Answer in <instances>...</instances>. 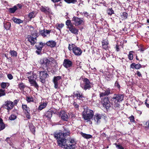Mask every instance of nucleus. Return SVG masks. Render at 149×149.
<instances>
[{
  "instance_id": "1",
  "label": "nucleus",
  "mask_w": 149,
  "mask_h": 149,
  "mask_svg": "<svg viewBox=\"0 0 149 149\" xmlns=\"http://www.w3.org/2000/svg\"><path fill=\"white\" fill-rule=\"evenodd\" d=\"M56 62L55 60H54L52 58H50L49 57H44L41 59L40 61V64L41 67L43 70L48 71L52 68V67H54L55 65H53L54 63H56Z\"/></svg>"
},
{
  "instance_id": "2",
  "label": "nucleus",
  "mask_w": 149,
  "mask_h": 149,
  "mask_svg": "<svg viewBox=\"0 0 149 149\" xmlns=\"http://www.w3.org/2000/svg\"><path fill=\"white\" fill-rule=\"evenodd\" d=\"M124 96L121 93L114 94L111 99V104L113 109L116 110H119L120 107V103L123 100Z\"/></svg>"
},
{
  "instance_id": "3",
  "label": "nucleus",
  "mask_w": 149,
  "mask_h": 149,
  "mask_svg": "<svg viewBox=\"0 0 149 149\" xmlns=\"http://www.w3.org/2000/svg\"><path fill=\"white\" fill-rule=\"evenodd\" d=\"M63 132H54V137L56 139L59 138H66L68 136H70V132L69 128L66 127H63Z\"/></svg>"
},
{
  "instance_id": "4",
  "label": "nucleus",
  "mask_w": 149,
  "mask_h": 149,
  "mask_svg": "<svg viewBox=\"0 0 149 149\" xmlns=\"http://www.w3.org/2000/svg\"><path fill=\"white\" fill-rule=\"evenodd\" d=\"M94 115L93 111L88 108L84 109L82 113V116L85 120L90 121L93 118Z\"/></svg>"
},
{
  "instance_id": "5",
  "label": "nucleus",
  "mask_w": 149,
  "mask_h": 149,
  "mask_svg": "<svg viewBox=\"0 0 149 149\" xmlns=\"http://www.w3.org/2000/svg\"><path fill=\"white\" fill-rule=\"evenodd\" d=\"M82 82L80 83L81 87L84 90H89L92 87V84L87 78L82 79Z\"/></svg>"
},
{
  "instance_id": "6",
  "label": "nucleus",
  "mask_w": 149,
  "mask_h": 149,
  "mask_svg": "<svg viewBox=\"0 0 149 149\" xmlns=\"http://www.w3.org/2000/svg\"><path fill=\"white\" fill-rule=\"evenodd\" d=\"M67 28L72 33L75 35L78 34V29L76 28L70 20H67L65 22Z\"/></svg>"
},
{
  "instance_id": "7",
  "label": "nucleus",
  "mask_w": 149,
  "mask_h": 149,
  "mask_svg": "<svg viewBox=\"0 0 149 149\" xmlns=\"http://www.w3.org/2000/svg\"><path fill=\"white\" fill-rule=\"evenodd\" d=\"M39 72V81L43 84H45L46 82V79L49 76L46 70L38 71Z\"/></svg>"
},
{
  "instance_id": "8",
  "label": "nucleus",
  "mask_w": 149,
  "mask_h": 149,
  "mask_svg": "<svg viewBox=\"0 0 149 149\" xmlns=\"http://www.w3.org/2000/svg\"><path fill=\"white\" fill-rule=\"evenodd\" d=\"M14 107L13 102L10 100H7L4 102V103L2 106V107L6 109L7 112L9 113L10 110L12 109Z\"/></svg>"
},
{
  "instance_id": "9",
  "label": "nucleus",
  "mask_w": 149,
  "mask_h": 149,
  "mask_svg": "<svg viewBox=\"0 0 149 149\" xmlns=\"http://www.w3.org/2000/svg\"><path fill=\"white\" fill-rule=\"evenodd\" d=\"M72 21L74 22L73 24L76 26L83 24L84 22L83 18H79L77 16L73 17Z\"/></svg>"
},
{
  "instance_id": "10",
  "label": "nucleus",
  "mask_w": 149,
  "mask_h": 149,
  "mask_svg": "<svg viewBox=\"0 0 149 149\" xmlns=\"http://www.w3.org/2000/svg\"><path fill=\"white\" fill-rule=\"evenodd\" d=\"M101 102L103 107L107 109L110 107V104L109 98L107 96H105L101 98Z\"/></svg>"
},
{
  "instance_id": "11",
  "label": "nucleus",
  "mask_w": 149,
  "mask_h": 149,
  "mask_svg": "<svg viewBox=\"0 0 149 149\" xmlns=\"http://www.w3.org/2000/svg\"><path fill=\"white\" fill-rule=\"evenodd\" d=\"M60 140H58L57 141L58 145L60 146L63 147L64 146L65 149H68L69 146L66 144V139L65 138H59Z\"/></svg>"
},
{
  "instance_id": "12",
  "label": "nucleus",
  "mask_w": 149,
  "mask_h": 149,
  "mask_svg": "<svg viewBox=\"0 0 149 149\" xmlns=\"http://www.w3.org/2000/svg\"><path fill=\"white\" fill-rule=\"evenodd\" d=\"M73 94L71 96H72L73 97H76L78 100H81L83 99V98H84L83 93L79 91H75L73 92Z\"/></svg>"
},
{
  "instance_id": "13",
  "label": "nucleus",
  "mask_w": 149,
  "mask_h": 149,
  "mask_svg": "<svg viewBox=\"0 0 149 149\" xmlns=\"http://www.w3.org/2000/svg\"><path fill=\"white\" fill-rule=\"evenodd\" d=\"M72 65V62L68 59H65L63 61V64L64 67L66 68L71 67Z\"/></svg>"
},
{
  "instance_id": "14",
  "label": "nucleus",
  "mask_w": 149,
  "mask_h": 149,
  "mask_svg": "<svg viewBox=\"0 0 149 149\" xmlns=\"http://www.w3.org/2000/svg\"><path fill=\"white\" fill-rule=\"evenodd\" d=\"M40 10L46 14H49L52 13L51 8L48 6H41Z\"/></svg>"
},
{
  "instance_id": "15",
  "label": "nucleus",
  "mask_w": 149,
  "mask_h": 149,
  "mask_svg": "<svg viewBox=\"0 0 149 149\" xmlns=\"http://www.w3.org/2000/svg\"><path fill=\"white\" fill-rule=\"evenodd\" d=\"M72 50L73 53L76 56H80L82 52L81 49L76 46H74V47H73Z\"/></svg>"
},
{
  "instance_id": "16",
  "label": "nucleus",
  "mask_w": 149,
  "mask_h": 149,
  "mask_svg": "<svg viewBox=\"0 0 149 149\" xmlns=\"http://www.w3.org/2000/svg\"><path fill=\"white\" fill-rule=\"evenodd\" d=\"M59 115L61 116V119L63 121H68V116L67 113L64 111H61L60 112Z\"/></svg>"
},
{
  "instance_id": "17",
  "label": "nucleus",
  "mask_w": 149,
  "mask_h": 149,
  "mask_svg": "<svg viewBox=\"0 0 149 149\" xmlns=\"http://www.w3.org/2000/svg\"><path fill=\"white\" fill-rule=\"evenodd\" d=\"M102 116L101 114L100 113H96L95 115H94L93 116V119L94 121L96 122L97 124H99L100 123V120Z\"/></svg>"
},
{
  "instance_id": "18",
  "label": "nucleus",
  "mask_w": 149,
  "mask_h": 149,
  "mask_svg": "<svg viewBox=\"0 0 149 149\" xmlns=\"http://www.w3.org/2000/svg\"><path fill=\"white\" fill-rule=\"evenodd\" d=\"M27 39L28 41L30 42L31 44L32 45H34L36 42L37 38L33 37L31 35H28L27 36Z\"/></svg>"
},
{
  "instance_id": "19",
  "label": "nucleus",
  "mask_w": 149,
  "mask_h": 149,
  "mask_svg": "<svg viewBox=\"0 0 149 149\" xmlns=\"http://www.w3.org/2000/svg\"><path fill=\"white\" fill-rule=\"evenodd\" d=\"M111 91L109 88H108L105 90L104 92H102L100 93V97H102L104 96H108L111 94Z\"/></svg>"
},
{
  "instance_id": "20",
  "label": "nucleus",
  "mask_w": 149,
  "mask_h": 149,
  "mask_svg": "<svg viewBox=\"0 0 149 149\" xmlns=\"http://www.w3.org/2000/svg\"><path fill=\"white\" fill-rule=\"evenodd\" d=\"M44 46V45L43 43L42 42H40L37 43V45H36L35 46L37 50L39 51H36V53H38V54H40Z\"/></svg>"
},
{
  "instance_id": "21",
  "label": "nucleus",
  "mask_w": 149,
  "mask_h": 149,
  "mask_svg": "<svg viewBox=\"0 0 149 149\" xmlns=\"http://www.w3.org/2000/svg\"><path fill=\"white\" fill-rule=\"evenodd\" d=\"M102 48L105 50L108 49L109 42L107 39L103 40L102 42Z\"/></svg>"
},
{
  "instance_id": "22",
  "label": "nucleus",
  "mask_w": 149,
  "mask_h": 149,
  "mask_svg": "<svg viewBox=\"0 0 149 149\" xmlns=\"http://www.w3.org/2000/svg\"><path fill=\"white\" fill-rule=\"evenodd\" d=\"M29 127L31 132L34 134H35L36 127L31 123H29Z\"/></svg>"
},
{
  "instance_id": "23",
  "label": "nucleus",
  "mask_w": 149,
  "mask_h": 149,
  "mask_svg": "<svg viewBox=\"0 0 149 149\" xmlns=\"http://www.w3.org/2000/svg\"><path fill=\"white\" fill-rule=\"evenodd\" d=\"M46 44L47 46H50L51 47H54L56 46V43L54 41L49 40L47 42Z\"/></svg>"
},
{
  "instance_id": "24",
  "label": "nucleus",
  "mask_w": 149,
  "mask_h": 149,
  "mask_svg": "<svg viewBox=\"0 0 149 149\" xmlns=\"http://www.w3.org/2000/svg\"><path fill=\"white\" fill-rule=\"evenodd\" d=\"M22 107L24 113H29V112H30V109L29 107H27L26 105L22 104Z\"/></svg>"
},
{
  "instance_id": "25",
  "label": "nucleus",
  "mask_w": 149,
  "mask_h": 149,
  "mask_svg": "<svg viewBox=\"0 0 149 149\" xmlns=\"http://www.w3.org/2000/svg\"><path fill=\"white\" fill-rule=\"evenodd\" d=\"M52 111H48L46 112L44 116L47 118L48 119L50 120L52 116Z\"/></svg>"
},
{
  "instance_id": "26",
  "label": "nucleus",
  "mask_w": 149,
  "mask_h": 149,
  "mask_svg": "<svg viewBox=\"0 0 149 149\" xmlns=\"http://www.w3.org/2000/svg\"><path fill=\"white\" fill-rule=\"evenodd\" d=\"M30 84H31V86H33L35 88L37 89H38L39 88V86L37 82L36 81V80H31L29 81Z\"/></svg>"
},
{
  "instance_id": "27",
  "label": "nucleus",
  "mask_w": 149,
  "mask_h": 149,
  "mask_svg": "<svg viewBox=\"0 0 149 149\" xmlns=\"http://www.w3.org/2000/svg\"><path fill=\"white\" fill-rule=\"evenodd\" d=\"M27 78L29 79V81H30L31 80H35L37 79V76L36 73H33L32 75L29 76Z\"/></svg>"
},
{
  "instance_id": "28",
  "label": "nucleus",
  "mask_w": 149,
  "mask_h": 149,
  "mask_svg": "<svg viewBox=\"0 0 149 149\" xmlns=\"http://www.w3.org/2000/svg\"><path fill=\"white\" fill-rule=\"evenodd\" d=\"M12 20L14 22V23L19 24L23 22V21L15 17H13L12 19Z\"/></svg>"
},
{
  "instance_id": "29",
  "label": "nucleus",
  "mask_w": 149,
  "mask_h": 149,
  "mask_svg": "<svg viewBox=\"0 0 149 149\" xmlns=\"http://www.w3.org/2000/svg\"><path fill=\"white\" fill-rule=\"evenodd\" d=\"M47 104V102L41 104L38 107V109L40 110H41L46 107Z\"/></svg>"
},
{
  "instance_id": "30",
  "label": "nucleus",
  "mask_w": 149,
  "mask_h": 149,
  "mask_svg": "<svg viewBox=\"0 0 149 149\" xmlns=\"http://www.w3.org/2000/svg\"><path fill=\"white\" fill-rule=\"evenodd\" d=\"M80 134L82 136L86 139H89L92 138V136L91 135L84 133L82 132L80 133Z\"/></svg>"
},
{
  "instance_id": "31",
  "label": "nucleus",
  "mask_w": 149,
  "mask_h": 149,
  "mask_svg": "<svg viewBox=\"0 0 149 149\" xmlns=\"http://www.w3.org/2000/svg\"><path fill=\"white\" fill-rule=\"evenodd\" d=\"M18 8L16 6H14L13 7L9 8L8 9L9 12L11 13H13L17 10Z\"/></svg>"
},
{
  "instance_id": "32",
  "label": "nucleus",
  "mask_w": 149,
  "mask_h": 149,
  "mask_svg": "<svg viewBox=\"0 0 149 149\" xmlns=\"http://www.w3.org/2000/svg\"><path fill=\"white\" fill-rule=\"evenodd\" d=\"M4 27L6 30H9L11 26V23L9 22L3 23Z\"/></svg>"
},
{
  "instance_id": "33",
  "label": "nucleus",
  "mask_w": 149,
  "mask_h": 149,
  "mask_svg": "<svg viewBox=\"0 0 149 149\" xmlns=\"http://www.w3.org/2000/svg\"><path fill=\"white\" fill-rule=\"evenodd\" d=\"M28 17L29 18V20L31 21L32 18L35 17V12L33 11L29 13L28 15Z\"/></svg>"
},
{
  "instance_id": "34",
  "label": "nucleus",
  "mask_w": 149,
  "mask_h": 149,
  "mask_svg": "<svg viewBox=\"0 0 149 149\" xmlns=\"http://www.w3.org/2000/svg\"><path fill=\"white\" fill-rule=\"evenodd\" d=\"M62 77L60 76H55L54 77L53 81L54 82H58V81H60V80L61 79Z\"/></svg>"
},
{
  "instance_id": "35",
  "label": "nucleus",
  "mask_w": 149,
  "mask_h": 149,
  "mask_svg": "<svg viewBox=\"0 0 149 149\" xmlns=\"http://www.w3.org/2000/svg\"><path fill=\"white\" fill-rule=\"evenodd\" d=\"M9 53L12 57H17V52L14 50H11L10 51Z\"/></svg>"
},
{
  "instance_id": "36",
  "label": "nucleus",
  "mask_w": 149,
  "mask_h": 149,
  "mask_svg": "<svg viewBox=\"0 0 149 149\" xmlns=\"http://www.w3.org/2000/svg\"><path fill=\"white\" fill-rule=\"evenodd\" d=\"M128 16V14L125 12L122 13V14L121 15V17L123 19H126Z\"/></svg>"
},
{
  "instance_id": "37",
  "label": "nucleus",
  "mask_w": 149,
  "mask_h": 149,
  "mask_svg": "<svg viewBox=\"0 0 149 149\" xmlns=\"http://www.w3.org/2000/svg\"><path fill=\"white\" fill-rule=\"evenodd\" d=\"M26 100L28 103L34 102L33 99L31 96H27L26 97Z\"/></svg>"
},
{
  "instance_id": "38",
  "label": "nucleus",
  "mask_w": 149,
  "mask_h": 149,
  "mask_svg": "<svg viewBox=\"0 0 149 149\" xmlns=\"http://www.w3.org/2000/svg\"><path fill=\"white\" fill-rule=\"evenodd\" d=\"M18 88L21 90H23L26 87V86L24 85L22 82H21L20 84H19L18 85Z\"/></svg>"
},
{
  "instance_id": "39",
  "label": "nucleus",
  "mask_w": 149,
  "mask_h": 149,
  "mask_svg": "<svg viewBox=\"0 0 149 149\" xmlns=\"http://www.w3.org/2000/svg\"><path fill=\"white\" fill-rule=\"evenodd\" d=\"M65 2L68 4H75L77 2V0H64Z\"/></svg>"
},
{
  "instance_id": "40",
  "label": "nucleus",
  "mask_w": 149,
  "mask_h": 149,
  "mask_svg": "<svg viewBox=\"0 0 149 149\" xmlns=\"http://www.w3.org/2000/svg\"><path fill=\"white\" fill-rule=\"evenodd\" d=\"M134 52L132 51H130L128 55V58L130 60H132L133 59V53Z\"/></svg>"
},
{
  "instance_id": "41",
  "label": "nucleus",
  "mask_w": 149,
  "mask_h": 149,
  "mask_svg": "<svg viewBox=\"0 0 149 149\" xmlns=\"http://www.w3.org/2000/svg\"><path fill=\"white\" fill-rule=\"evenodd\" d=\"M107 13L108 15H111L112 14H114V11L113 10L112 8H109L107 10Z\"/></svg>"
},
{
  "instance_id": "42",
  "label": "nucleus",
  "mask_w": 149,
  "mask_h": 149,
  "mask_svg": "<svg viewBox=\"0 0 149 149\" xmlns=\"http://www.w3.org/2000/svg\"><path fill=\"white\" fill-rule=\"evenodd\" d=\"M6 95L5 91L2 89H0V97Z\"/></svg>"
},
{
  "instance_id": "43",
  "label": "nucleus",
  "mask_w": 149,
  "mask_h": 149,
  "mask_svg": "<svg viewBox=\"0 0 149 149\" xmlns=\"http://www.w3.org/2000/svg\"><path fill=\"white\" fill-rule=\"evenodd\" d=\"M39 33L43 37H45L47 36V34H45V29L40 30Z\"/></svg>"
},
{
  "instance_id": "44",
  "label": "nucleus",
  "mask_w": 149,
  "mask_h": 149,
  "mask_svg": "<svg viewBox=\"0 0 149 149\" xmlns=\"http://www.w3.org/2000/svg\"><path fill=\"white\" fill-rule=\"evenodd\" d=\"M5 127V125L4 123H0V131L4 129Z\"/></svg>"
},
{
  "instance_id": "45",
  "label": "nucleus",
  "mask_w": 149,
  "mask_h": 149,
  "mask_svg": "<svg viewBox=\"0 0 149 149\" xmlns=\"http://www.w3.org/2000/svg\"><path fill=\"white\" fill-rule=\"evenodd\" d=\"M64 26V24L63 23L58 24H57V25H56V26L57 27V29L60 31H61V29Z\"/></svg>"
},
{
  "instance_id": "46",
  "label": "nucleus",
  "mask_w": 149,
  "mask_h": 149,
  "mask_svg": "<svg viewBox=\"0 0 149 149\" xmlns=\"http://www.w3.org/2000/svg\"><path fill=\"white\" fill-rule=\"evenodd\" d=\"M115 86L120 91V86L119 84V81L118 80H116L115 83Z\"/></svg>"
},
{
  "instance_id": "47",
  "label": "nucleus",
  "mask_w": 149,
  "mask_h": 149,
  "mask_svg": "<svg viewBox=\"0 0 149 149\" xmlns=\"http://www.w3.org/2000/svg\"><path fill=\"white\" fill-rule=\"evenodd\" d=\"M7 84H8L9 85V84L8 83L4 82H2L1 84V88L2 89L5 88L7 86Z\"/></svg>"
},
{
  "instance_id": "48",
  "label": "nucleus",
  "mask_w": 149,
  "mask_h": 149,
  "mask_svg": "<svg viewBox=\"0 0 149 149\" xmlns=\"http://www.w3.org/2000/svg\"><path fill=\"white\" fill-rule=\"evenodd\" d=\"M17 118V116L13 114H11L10 116L9 117V119L11 120H15Z\"/></svg>"
},
{
  "instance_id": "49",
  "label": "nucleus",
  "mask_w": 149,
  "mask_h": 149,
  "mask_svg": "<svg viewBox=\"0 0 149 149\" xmlns=\"http://www.w3.org/2000/svg\"><path fill=\"white\" fill-rule=\"evenodd\" d=\"M129 118L130 119V120L131 122L135 123V121L134 120V117L133 116H131Z\"/></svg>"
},
{
  "instance_id": "50",
  "label": "nucleus",
  "mask_w": 149,
  "mask_h": 149,
  "mask_svg": "<svg viewBox=\"0 0 149 149\" xmlns=\"http://www.w3.org/2000/svg\"><path fill=\"white\" fill-rule=\"evenodd\" d=\"M70 143H74V145H76L77 144V141L74 138L70 139Z\"/></svg>"
},
{
  "instance_id": "51",
  "label": "nucleus",
  "mask_w": 149,
  "mask_h": 149,
  "mask_svg": "<svg viewBox=\"0 0 149 149\" xmlns=\"http://www.w3.org/2000/svg\"><path fill=\"white\" fill-rule=\"evenodd\" d=\"M54 84V88H55V89H58V88H60L58 86V84H59V83L58 82H53Z\"/></svg>"
},
{
  "instance_id": "52",
  "label": "nucleus",
  "mask_w": 149,
  "mask_h": 149,
  "mask_svg": "<svg viewBox=\"0 0 149 149\" xmlns=\"http://www.w3.org/2000/svg\"><path fill=\"white\" fill-rule=\"evenodd\" d=\"M135 68L136 69H139L142 67V65L139 63L136 64L135 65Z\"/></svg>"
},
{
  "instance_id": "53",
  "label": "nucleus",
  "mask_w": 149,
  "mask_h": 149,
  "mask_svg": "<svg viewBox=\"0 0 149 149\" xmlns=\"http://www.w3.org/2000/svg\"><path fill=\"white\" fill-rule=\"evenodd\" d=\"M31 36L33 37H35L34 38H37L38 37L39 34L38 33L36 32L33 33V34H32Z\"/></svg>"
},
{
  "instance_id": "54",
  "label": "nucleus",
  "mask_w": 149,
  "mask_h": 149,
  "mask_svg": "<svg viewBox=\"0 0 149 149\" xmlns=\"http://www.w3.org/2000/svg\"><path fill=\"white\" fill-rule=\"evenodd\" d=\"M74 46L75 45L73 44H72L71 45L70 44H69L68 47V49L70 51H71L72 50V49H73V47H74Z\"/></svg>"
},
{
  "instance_id": "55",
  "label": "nucleus",
  "mask_w": 149,
  "mask_h": 149,
  "mask_svg": "<svg viewBox=\"0 0 149 149\" xmlns=\"http://www.w3.org/2000/svg\"><path fill=\"white\" fill-rule=\"evenodd\" d=\"M115 144L116 146V147L118 149H124L123 147L120 145H118L116 143H115Z\"/></svg>"
},
{
  "instance_id": "56",
  "label": "nucleus",
  "mask_w": 149,
  "mask_h": 149,
  "mask_svg": "<svg viewBox=\"0 0 149 149\" xmlns=\"http://www.w3.org/2000/svg\"><path fill=\"white\" fill-rule=\"evenodd\" d=\"M26 115V118L28 119H30L31 118V117L30 116V112H29L28 113H24Z\"/></svg>"
},
{
  "instance_id": "57",
  "label": "nucleus",
  "mask_w": 149,
  "mask_h": 149,
  "mask_svg": "<svg viewBox=\"0 0 149 149\" xmlns=\"http://www.w3.org/2000/svg\"><path fill=\"white\" fill-rule=\"evenodd\" d=\"M149 100H148V99H147L146 100L145 102V104L146 105V107L149 108Z\"/></svg>"
},
{
  "instance_id": "58",
  "label": "nucleus",
  "mask_w": 149,
  "mask_h": 149,
  "mask_svg": "<svg viewBox=\"0 0 149 149\" xmlns=\"http://www.w3.org/2000/svg\"><path fill=\"white\" fill-rule=\"evenodd\" d=\"M74 144H69L68 146H69L68 149H74L75 148L73 146Z\"/></svg>"
},
{
  "instance_id": "59",
  "label": "nucleus",
  "mask_w": 149,
  "mask_h": 149,
  "mask_svg": "<svg viewBox=\"0 0 149 149\" xmlns=\"http://www.w3.org/2000/svg\"><path fill=\"white\" fill-rule=\"evenodd\" d=\"M7 77L10 80H11L13 78V75L10 74H7Z\"/></svg>"
},
{
  "instance_id": "60",
  "label": "nucleus",
  "mask_w": 149,
  "mask_h": 149,
  "mask_svg": "<svg viewBox=\"0 0 149 149\" xmlns=\"http://www.w3.org/2000/svg\"><path fill=\"white\" fill-rule=\"evenodd\" d=\"M136 74L139 77H142L141 73L139 71L137 70L136 71Z\"/></svg>"
},
{
  "instance_id": "61",
  "label": "nucleus",
  "mask_w": 149,
  "mask_h": 149,
  "mask_svg": "<svg viewBox=\"0 0 149 149\" xmlns=\"http://www.w3.org/2000/svg\"><path fill=\"white\" fill-rule=\"evenodd\" d=\"M73 104L76 109H79V106L75 102H74Z\"/></svg>"
},
{
  "instance_id": "62",
  "label": "nucleus",
  "mask_w": 149,
  "mask_h": 149,
  "mask_svg": "<svg viewBox=\"0 0 149 149\" xmlns=\"http://www.w3.org/2000/svg\"><path fill=\"white\" fill-rule=\"evenodd\" d=\"M51 31V30H45V34L47 35L49 34Z\"/></svg>"
},
{
  "instance_id": "63",
  "label": "nucleus",
  "mask_w": 149,
  "mask_h": 149,
  "mask_svg": "<svg viewBox=\"0 0 149 149\" xmlns=\"http://www.w3.org/2000/svg\"><path fill=\"white\" fill-rule=\"evenodd\" d=\"M84 15L86 17L88 18V17L89 16L88 13L86 11H84Z\"/></svg>"
},
{
  "instance_id": "64",
  "label": "nucleus",
  "mask_w": 149,
  "mask_h": 149,
  "mask_svg": "<svg viewBox=\"0 0 149 149\" xmlns=\"http://www.w3.org/2000/svg\"><path fill=\"white\" fill-rule=\"evenodd\" d=\"M16 6H17V7L18 6V8L20 9L22 8L23 6L20 3L17 4Z\"/></svg>"
}]
</instances>
